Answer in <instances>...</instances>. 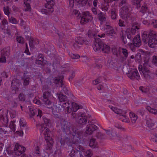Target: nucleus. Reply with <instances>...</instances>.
<instances>
[{"instance_id":"nucleus-1","label":"nucleus","mask_w":157,"mask_h":157,"mask_svg":"<svg viewBox=\"0 0 157 157\" xmlns=\"http://www.w3.org/2000/svg\"><path fill=\"white\" fill-rule=\"evenodd\" d=\"M61 128L64 132L67 134H72L73 137L76 135L80 136L82 134V132L78 130L70 122L65 121L61 122Z\"/></svg>"},{"instance_id":"nucleus-2","label":"nucleus","mask_w":157,"mask_h":157,"mask_svg":"<svg viewBox=\"0 0 157 157\" xmlns=\"http://www.w3.org/2000/svg\"><path fill=\"white\" fill-rule=\"evenodd\" d=\"M94 41L93 47L95 51L101 50L104 53H107L109 51L110 47L108 45L104 44L101 39L97 38Z\"/></svg>"},{"instance_id":"nucleus-3","label":"nucleus","mask_w":157,"mask_h":157,"mask_svg":"<svg viewBox=\"0 0 157 157\" xmlns=\"http://www.w3.org/2000/svg\"><path fill=\"white\" fill-rule=\"evenodd\" d=\"M149 61L148 58L144 60V63L143 65H140L139 70L141 75L146 79L150 78L151 77V72L149 70V66L148 64Z\"/></svg>"},{"instance_id":"nucleus-4","label":"nucleus","mask_w":157,"mask_h":157,"mask_svg":"<svg viewBox=\"0 0 157 157\" xmlns=\"http://www.w3.org/2000/svg\"><path fill=\"white\" fill-rule=\"evenodd\" d=\"M63 76H60L59 77H57L54 78V82L57 85V87L59 86L63 88V90L65 94L70 97L73 96V94L69 91V89L66 88L65 85L63 82Z\"/></svg>"},{"instance_id":"nucleus-5","label":"nucleus","mask_w":157,"mask_h":157,"mask_svg":"<svg viewBox=\"0 0 157 157\" xmlns=\"http://www.w3.org/2000/svg\"><path fill=\"white\" fill-rule=\"evenodd\" d=\"M51 133V131L48 128L45 129L44 133V135L45 136V139L47 143L46 147V150H51L54 143L53 139L50 137Z\"/></svg>"},{"instance_id":"nucleus-6","label":"nucleus","mask_w":157,"mask_h":157,"mask_svg":"<svg viewBox=\"0 0 157 157\" xmlns=\"http://www.w3.org/2000/svg\"><path fill=\"white\" fill-rule=\"evenodd\" d=\"M157 36L155 32L151 29L144 31L142 35V40L145 44H147L149 38Z\"/></svg>"},{"instance_id":"nucleus-7","label":"nucleus","mask_w":157,"mask_h":157,"mask_svg":"<svg viewBox=\"0 0 157 157\" xmlns=\"http://www.w3.org/2000/svg\"><path fill=\"white\" fill-rule=\"evenodd\" d=\"M131 7L129 5L123 6L121 8V17L125 20L130 18V12Z\"/></svg>"},{"instance_id":"nucleus-8","label":"nucleus","mask_w":157,"mask_h":157,"mask_svg":"<svg viewBox=\"0 0 157 157\" xmlns=\"http://www.w3.org/2000/svg\"><path fill=\"white\" fill-rule=\"evenodd\" d=\"M55 2L53 0H51L48 1L47 4L45 5L46 9H42L41 11L42 13L46 14H49L52 13L54 11L53 6L54 5Z\"/></svg>"},{"instance_id":"nucleus-9","label":"nucleus","mask_w":157,"mask_h":157,"mask_svg":"<svg viewBox=\"0 0 157 157\" xmlns=\"http://www.w3.org/2000/svg\"><path fill=\"white\" fill-rule=\"evenodd\" d=\"M87 122L86 115L85 113L80 112L78 114L77 122L79 124L84 125Z\"/></svg>"},{"instance_id":"nucleus-10","label":"nucleus","mask_w":157,"mask_h":157,"mask_svg":"<svg viewBox=\"0 0 157 157\" xmlns=\"http://www.w3.org/2000/svg\"><path fill=\"white\" fill-rule=\"evenodd\" d=\"M93 19L92 15L88 11L83 12L81 20V23H85L91 21Z\"/></svg>"},{"instance_id":"nucleus-11","label":"nucleus","mask_w":157,"mask_h":157,"mask_svg":"<svg viewBox=\"0 0 157 157\" xmlns=\"http://www.w3.org/2000/svg\"><path fill=\"white\" fill-rule=\"evenodd\" d=\"M128 77L131 79L138 80L140 78V76L137 70H129L128 73H126Z\"/></svg>"},{"instance_id":"nucleus-12","label":"nucleus","mask_w":157,"mask_h":157,"mask_svg":"<svg viewBox=\"0 0 157 157\" xmlns=\"http://www.w3.org/2000/svg\"><path fill=\"white\" fill-rule=\"evenodd\" d=\"M10 47L3 48L1 51V56L0 58V63H5L6 62V58L10 55Z\"/></svg>"},{"instance_id":"nucleus-13","label":"nucleus","mask_w":157,"mask_h":157,"mask_svg":"<svg viewBox=\"0 0 157 157\" xmlns=\"http://www.w3.org/2000/svg\"><path fill=\"white\" fill-rule=\"evenodd\" d=\"M139 29L137 26L133 25L132 26L131 29H127L125 31L127 38L131 40L132 35H134L136 32V30Z\"/></svg>"},{"instance_id":"nucleus-14","label":"nucleus","mask_w":157,"mask_h":157,"mask_svg":"<svg viewBox=\"0 0 157 157\" xmlns=\"http://www.w3.org/2000/svg\"><path fill=\"white\" fill-rule=\"evenodd\" d=\"M98 129V127L97 126L90 122L86 126V128L85 133L88 135H91L94 131Z\"/></svg>"},{"instance_id":"nucleus-15","label":"nucleus","mask_w":157,"mask_h":157,"mask_svg":"<svg viewBox=\"0 0 157 157\" xmlns=\"http://www.w3.org/2000/svg\"><path fill=\"white\" fill-rule=\"evenodd\" d=\"M29 116L30 117L32 118L37 114V116L41 117L42 115V112L41 110L37 109H35L32 107L29 108Z\"/></svg>"},{"instance_id":"nucleus-16","label":"nucleus","mask_w":157,"mask_h":157,"mask_svg":"<svg viewBox=\"0 0 157 157\" xmlns=\"http://www.w3.org/2000/svg\"><path fill=\"white\" fill-rule=\"evenodd\" d=\"M147 40L148 45L151 48H154L155 45L157 44V36L151 38Z\"/></svg>"},{"instance_id":"nucleus-17","label":"nucleus","mask_w":157,"mask_h":157,"mask_svg":"<svg viewBox=\"0 0 157 157\" xmlns=\"http://www.w3.org/2000/svg\"><path fill=\"white\" fill-rule=\"evenodd\" d=\"M133 44L135 47H139L141 45V42L140 39V36L137 35L132 40Z\"/></svg>"},{"instance_id":"nucleus-18","label":"nucleus","mask_w":157,"mask_h":157,"mask_svg":"<svg viewBox=\"0 0 157 157\" xmlns=\"http://www.w3.org/2000/svg\"><path fill=\"white\" fill-rule=\"evenodd\" d=\"M146 124L147 126L151 128H153L156 126L155 122V121L150 118H148L147 119Z\"/></svg>"},{"instance_id":"nucleus-19","label":"nucleus","mask_w":157,"mask_h":157,"mask_svg":"<svg viewBox=\"0 0 157 157\" xmlns=\"http://www.w3.org/2000/svg\"><path fill=\"white\" fill-rule=\"evenodd\" d=\"M75 41L77 44L80 45L85 44L86 45L88 44L89 43L88 41L84 40L83 38L80 37H77L75 39Z\"/></svg>"},{"instance_id":"nucleus-20","label":"nucleus","mask_w":157,"mask_h":157,"mask_svg":"<svg viewBox=\"0 0 157 157\" xmlns=\"http://www.w3.org/2000/svg\"><path fill=\"white\" fill-rule=\"evenodd\" d=\"M11 87L13 90H17L18 89L19 86V84L18 82V80L16 79L13 80L12 82Z\"/></svg>"},{"instance_id":"nucleus-21","label":"nucleus","mask_w":157,"mask_h":157,"mask_svg":"<svg viewBox=\"0 0 157 157\" xmlns=\"http://www.w3.org/2000/svg\"><path fill=\"white\" fill-rule=\"evenodd\" d=\"M58 98L60 102L67 101L68 100L67 96L63 94L60 93L57 94Z\"/></svg>"},{"instance_id":"nucleus-22","label":"nucleus","mask_w":157,"mask_h":157,"mask_svg":"<svg viewBox=\"0 0 157 157\" xmlns=\"http://www.w3.org/2000/svg\"><path fill=\"white\" fill-rule=\"evenodd\" d=\"M89 146L92 148H97L98 147V143L94 138L91 139L89 141Z\"/></svg>"},{"instance_id":"nucleus-23","label":"nucleus","mask_w":157,"mask_h":157,"mask_svg":"<svg viewBox=\"0 0 157 157\" xmlns=\"http://www.w3.org/2000/svg\"><path fill=\"white\" fill-rule=\"evenodd\" d=\"M98 18L100 21L101 24H102L106 21V15L102 12H100L98 15Z\"/></svg>"},{"instance_id":"nucleus-24","label":"nucleus","mask_w":157,"mask_h":157,"mask_svg":"<svg viewBox=\"0 0 157 157\" xmlns=\"http://www.w3.org/2000/svg\"><path fill=\"white\" fill-rule=\"evenodd\" d=\"M30 0H24V4L25 5V6H24V8L25 11H30L31 7L30 5Z\"/></svg>"},{"instance_id":"nucleus-25","label":"nucleus","mask_w":157,"mask_h":157,"mask_svg":"<svg viewBox=\"0 0 157 157\" xmlns=\"http://www.w3.org/2000/svg\"><path fill=\"white\" fill-rule=\"evenodd\" d=\"M67 104L69 105V103L68 102H67L66 103H63V105L58 104L56 106V109L58 110L59 111H62L64 110L65 109V107H66V105Z\"/></svg>"},{"instance_id":"nucleus-26","label":"nucleus","mask_w":157,"mask_h":157,"mask_svg":"<svg viewBox=\"0 0 157 157\" xmlns=\"http://www.w3.org/2000/svg\"><path fill=\"white\" fill-rule=\"evenodd\" d=\"M42 101L44 103L46 107L48 108H52V102L49 99H42Z\"/></svg>"},{"instance_id":"nucleus-27","label":"nucleus","mask_w":157,"mask_h":157,"mask_svg":"<svg viewBox=\"0 0 157 157\" xmlns=\"http://www.w3.org/2000/svg\"><path fill=\"white\" fill-rule=\"evenodd\" d=\"M114 112L116 113H117L120 116H121L122 115L125 118H126V115L125 114L126 113V112L124 111H123L121 109H118L117 108H116L115 110H114Z\"/></svg>"},{"instance_id":"nucleus-28","label":"nucleus","mask_w":157,"mask_h":157,"mask_svg":"<svg viewBox=\"0 0 157 157\" xmlns=\"http://www.w3.org/2000/svg\"><path fill=\"white\" fill-rule=\"evenodd\" d=\"M60 142L62 144H67L69 146H71L72 143L70 139L67 137H66L65 139L62 138Z\"/></svg>"},{"instance_id":"nucleus-29","label":"nucleus","mask_w":157,"mask_h":157,"mask_svg":"<svg viewBox=\"0 0 157 157\" xmlns=\"http://www.w3.org/2000/svg\"><path fill=\"white\" fill-rule=\"evenodd\" d=\"M116 7L114 6V8L111 10V16L112 19H115L116 18Z\"/></svg>"},{"instance_id":"nucleus-30","label":"nucleus","mask_w":157,"mask_h":157,"mask_svg":"<svg viewBox=\"0 0 157 157\" xmlns=\"http://www.w3.org/2000/svg\"><path fill=\"white\" fill-rule=\"evenodd\" d=\"M15 149L17 150L22 153L25 152V148L19 145L18 144L16 143L15 145Z\"/></svg>"},{"instance_id":"nucleus-31","label":"nucleus","mask_w":157,"mask_h":157,"mask_svg":"<svg viewBox=\"0 0 157 157\" xmlns=\"http://www.w3.org/2000/svg\"><path fill=\"white\" fill-rule=\"evenodd\" d=\"M129 116L132 123H135L138 118L137 115L132 112H130Z\"/></svg>"},{"instance_id":"nucleus-32","label":"nucleus","mask_w":157,"mask_h":157,"mask_svg":"<svg viewBox=\"0 0 157 157\" xmlns=\"http://www.w3.org/2000/svg\"><path fill=\"white\" fill-rule=\"evenodd\" d=\"M105 130V131L106 133L110 137H115L116 136L119 137V136L117 135L114 131L113 132V131H110V130Z\"/></svg>"},{"instance_id":"nucleus-33","label":"nucleus","mask_w":157,"mask_h":157,"mask_svg":"<svg viewBox=\"0 0 157 157\" xmlns=\"http://www.w3.org/2000/svg\"><path fill=\"white\" fill-rule=\"evenodd\" d=\"M124 31L122 30L121 31L120 35L121 38L124 44H126L127 43V41L126 38L125 34L124 33Z\"/></svg>"},{"instance_id":"nucleus-34","label":"nucleus","mask_w":157,"mask_h":157,"mask_svg":"<svg viewBox=\"0 0 157 157\" xmlns=\"http://www.w3.org/2000/svg\"><path fill=\"white\" fill-rule=\"evenodd\" d=\"M0 121L2 124L4 125H6L8 122L7 117H6L5 118L2 114L0 115Z\"/></svg>"},{"instance_id":"nucleus-35","label":"nucleus","mask_w":157,"mask_h":157,"mask_svg":"<svg viewBox=\"0 0 157 157\" xmlns=\"http://www.w3.org/2000/svg\"><path fill=\"white\" fill-rule=\"evenodd\" d=\"M54 48V47L52 45H51V46L50 45L47 46L45 47V52L48 55H50L51 53V51L53 50Z\"/></svg>"},{"instance_id":"nucleus-36","label":"nucleus","mask_w":157,"mask_h":157,"mask_svg":"<svg viewBox=\"0 0 157 157\" xmlns=\"http://www.w3.org/2000/svg\"><path fill=\"white\" fill-rule=\"evenodd\" d=\"M30 79V77L29 76L25 75L24 78V85H28L29 83Z\"/></svg>"},{"instance_id":"nucleus-37","label":"nucleus","mask_w":157,"mask_h":157,"mask_svg":"<svg viewBox=\"0 0 157 157\" xmlns=\"http://www.w3.org/2000/svg\"><path fill=\"white\" fill-rule=\"evenodd\" d=\"M143 0H132V4L136 6L137 8H139L140 7V2Z\"/></svg>"},{"instance_id":"nucleus-38","label":"nucleus","mask_w":157,"mask_h":157,"mask_svg":"<svg viewBox=\"0 0 157 157\" xmlns=\"http://www.w3.org/2000/svg\"><path fill=\"white\" fill-rule=\"evenodd\" d=\"M146 109L149 112L155 115L157 114V110L156 109L152 108L149 106H147Z\"/></svg>"},{"instance_id":"nucleus-39","label":"nucleus","mask_w":157,"mask_h":157,"mask_svg":"<svg viewBox=\"0 0 157 157\" xmlns=\"http://www.w3.org/2000/svg\"><path fill=\"white\" fill-rule=\"evenodd\" d=\"M88 36L89 37L94 38V39H96V34L94 32H92L91 31H89L88 32Z\"/></svg>"},{"instance_id":"nucleus-40","label":"nucleus","mask_w":157,"mask_h":157,"mask_svg":"<svg viewBox=\"0 0 157 157\" xmlns=\"http://www.w3.org/2000/svg\"><path fill=\"white\" fill-rule=\"evenodd\" d=\"M47 125L44 124H36V127L39 128L40 132H42L46 128Z\"/></svg>"},{"instance_id":"nucleus-41","label":"nucleus","mask_w":157,"mask_h":157,"mask_svg":"<svg viewBox=\"0 0 157 157\" xmlns=\"http://www.w3.org/2000/svg\"><path fill=\"white\" fill-rule=\"evenodd\" d=\"M42 118L45 123L44 124L47 125V126L48 125V126H50L51 125V123L49 119L44 117H43Z\"/></svg>"},{"instance_id":"nucleus-42","label":"nucleus","mask_w":157,"mask_h":157,"mask_svg":"<svg viewBox=\"0 0 157 157\" xmlns=\"http://www.w3.org/2000/svg\"><path fill=\"white\" fill-rule=\"evenodd\" d=\"M112 50L113 54L118 56L120 53V48L117 50L116 48L114 47L112 48Z\"/></svg>"},{"instance_id":"nucleus-43","label":"nucleus","mask_w":157,"mask_h":157,"mask_svg":"<svg viewBox=\"0 0 157 157\" xmlns=\"http://www.w3.org/2000/svg\"><path fill=\"white\" fill-rule=\"evenodd\" d=\"M96 137L99 139H104L105 138V136L101 132H98L96 134Z\"/></svg>"},{"instance_id":"nucleus-44","label":"nucleus","mask_w":157,"mask_h":157,"mask_svg":"<svg viewBox=\"0 0 157 157\" xmlns=\"http://www.w3.org/2000/svg\"><path fill=\"white\" fill-rule=\"evenodd\" d=\"M128 5L127 0H121L119 3V6L120 7H122L123 6H126Z\"/></svg>"},{"instance_id":"nucleus-45","label":"nucleus","mask_w":157,"mask_h":157,"mask_svg":"<svg viewBox=\"0 0 157 157\" xmlns=\"http://www.w3.org/2000/svg\"><path fill=\"white\" fill-rule=\"evenodd\" d=\"M51 93L48 91L44 92L43 94L42 99H48L49 97L50 96Z\"/></svg>"},{"instance_id":"nucleus-46","label":"nucleus","mask_w":157,"mask_h":157,"mask_svg":"<svg viewBox=\"0 0 157 157\" xmlns=\"http://www.w3.org/2000/svg\"><path fill=\"white\" fill-rule=\"evenodd\" d=\"M116 33L114 30L113 28L112 29H110L109 31H108V32H107L106 34L107 36H114V34Z\"/></svg>"},{"instance_id":"nucleus-47","label":"nucleus","mask_w":157,"mask_h":157,"mask_svg":"<svg viewBox=\"0 0 157 157\" xmlns=\"http://www.w3.org/2000/svg\"><path fill=\"white\" fill-rule=\"evenodd\" d=\"M83 152L84 153V155L88 157H91L93 155L92 151L89 149L88 150L86 151H85V152Z\"/></svg>"},{"instance_id":"nucleus-48","label":"nucleus","mask_w":157,"mask_h":157,"mask_svg":"<svg viewBox=\"0 0 157 157\" xmlns=\"http://www.w3.org/2000/svg\"><path fill=\"white\" fill-rule=\"evenodd\" d=\"M3 11L5 14L7 15L9 17L10 13L9 10V7L8 6L4 7Z\"/></svg>"},{"instance_id":"nucleus-49","label":"nucleus","mask_w":157,"mask_h":157,"mask_svg":"<svg viewBox=\"0 0 157 157\" xmlns=\"http://www.w3.org/2000/svg\"><path fill=\"white\" fill-rule=\"evenodd\" d=\"M9 22L13 24H16L18 22V21L17 19L12 17H9Z\"/></svg>"},{"instance_id":"nucleus-50","label":"nucleus","mask_w":157,"mask_h":157,"mask_svg":"<svg viewBox=\"0 0 157 157\" xmlns=\"http://www.w3.org/2000/svg\"><path fill=\"white\" fill-rule=\"evenodd\" d=\"M88 0H79L78 3L79 6H83L87 3Z\"/></svg>"},{"instance_id":"nucleus-51","label":"nucleus","mask_w":157,"mask_h":157,"mask_svg":"<svg viewBox=\"0 0 157 157\" xmlns=\"http://www.w3.org/2000/svg\"><path fill=\"white\" fill-rule=\"evenodd\" d=\"M74 157H84V156L81 151H78V150H76V152Z\"/></svg>"},{"instance_id":"nucleus-52","label":"nucleus","mask_w":157,"mask_h":157,"mask_svg":"<svg viewBox=\"0 0 157 157\" xmlns=\"http://www.w3.org/2000/svg\"><path fill=\"white\" fill-rule=\"evenodd\" d=\"M69 105H68V104H67L66 106V109H65V112L66 114H68L72 111V109L70 107Z\"/></svg>"},{"instance_id":"nucleus-53","label":"nucleus","mask_w":157,"mask_h":157,"mask_svg":"<svg viewBox=\"0 0 157 157\" xmlns=\"http://www.w3.org/2000/svg\"><path fill=\"white\" fill-rule=\"evenodd\" d=\"M139 89L143 93L147 94L148 92V88L143 86H140L139 87Z\"/></svg>"},{"instance_id":"nucleus-54","label":"nucleus","mask_w":157,"mask_h":157,"mask_svg":"<svg viewBox=\"0 0 157 157\" xmlns=\"http://www.w3.org/2000/svg\"><path fill=\"white\" fill-rule=\"evenodd\" d=\"M72 108L73 109V111L74 112L76 111L78 109H79L81 108V106H79L77 104H73L72 105Z\"/></svg>"},{"instance_id":"nucleus-55","label":"nucleus","mask_w":157,"mask_h":157,"mask_svg":"<svg viewBox=\"0 0 157 157\" xmlns=\"http://www.w3.org/2000/svg\"><path fill=\"white\" fill-rule=\"evenodd\" d=\"M17 40L18 43L21 44H23L24 43V39L21 36H17Z\"/></svg>"},{"instance_id":"nucleus-56","label":"nucleus","mask_w":157,"mask_h":157,"mask_svg":"<svg viewBox=\"0 0 157 157\" xmlns=\"http://www.w3.org/2000/svg\"><path fill=\"white\" fill-rule=\"evenodd\" d=\"M10 116L12 118H14L17 115V113L14 110H12L10 112Z\"/></svg>"},{"instance_id":"nucleus-57","label":"nucleus","mask_w":157,"mask_h":157,"mask_svg":"<svg viewBox=\"0 0 157 157\" xmlns=\"http://www.w3.org/2000/svg\"><path fill=\"white\" fill-rule=\"evenodd\" d=\"M70 57L73 59H76L80 58V56L78 55H75L72 53L69 54Z\"/></svg>"},{"instance_id":"nucleus-58","label":"nucleus","mask_w":157,"mask_h":157,"mask_svg":"<svg viewBox=\"0 0 157 157\" xmlns=\"http://www.w3.org/2000/svg\"><path fill=\"white\" fill-rule=\"evenodd\" d=\"M10 127L13 131L14 132L15 131V125L14 122L11 121L10 123Z\"/></svg>"},{"instance_id":"nucleus-59","label":"nucleus","mask_w":157,"mask_h":157,"mask_svg":"<svg viewBox=\"0 0 157 157\" xmlns=\"http://www.w3.org/2000/svg\"><path fill=\"white\" fill-rule=\"evenodd\" d=\"M120 49L122 50V53L124 55V56L126 58H127L128 56V50L125 48H121Z\"/></svg>"},{"instance_id":"nucleus-60","label":"nucleus","mask_w":157,"mask_h":157,"mask_svg":"<svg viewBox=\"0 0 157 157\" xmlns=\"http://www.w3.org/2000/svg\"><path fill=\"white\" fill-rule=\"evenodd\" d=\"M8 24V22L6 19L4 18L2 21V24L1 26L2 27V29H4L6 25H7Z\"/></svg>"},{"instance_id":"nucleus-61","label":"nucleus","mask_w":157,"mask_h":157,"mask_svg":"<svg viewBox=\"0 0 157 157\" xmlns=\"http://www.w3.org/2000/svg\"><path fill=\"white\" fill-rule=\"evenodd\" d=\"M151 140L153 142L157 143V134H155L152 136Z\"/></svg>"},{"instance_id":"nucleus-62","label":"nucleus","mask_w":157,"mask_h":157,"mask_svg":"<svg viewBox=\"0 0 157 157\" xmlns=\"http://www.w3.org/2000/svg\"><path fill=\"white\" fill-rule=\"evenodd\" d=\"M151 24L154 28H157V20H153Z\"/></svg>"},{"instance_id":"nucleus-63","label":"nucleus","mask_w":157,"mask_h":157,"mask_svg":"<svg viewBox=\"0 0 157 157\" xmlns=\"http://www.w3.org/2000/svg\"><path fill=\"white\" fill-rule=\"evenodd\" d=\"M18 97L20 100L22 101H24L25 100V98L24 95L23 93H20L19 96Z\"/></svg>"},{"instance_id":"nucleus-64","label":"nucleus","mask_w":157,"mask_h":157,"mask_svg":"<svg viewBox=\"0 0 157 157\" xmlns=\"http://www.w3.org/2000/svg\"><path fill=\"white\" fill-rule=\"evenodd\" d=\"M24 120L23 118H21L20 120V124L22 129L26 126V124L23 122Z\"/></svg>"}]
</instances>
